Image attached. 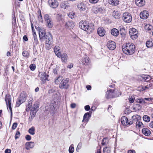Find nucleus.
Wrapping results in <instances>:
<instances>
[{"label":"nucleus","mask_w":153,"mask_h":153,"mask_svg":"<svg viewBox=\"0 0 153 153\" xmlns=\"http://www.w3.org/2000/svg\"><path fill=\"white\" fill-rule=\"evenodd\" d=\"M122 49L123 52L126 54L132 55L135 52V46L132 43L128 42L123 45Z\"/></svg>","instance_id":"1"},{"label":"nucleus","mask_w":153,"mask_h":153,"mask_svg":"<svg viewBox=\"0 0 153 153\" xmlns=\"http://www.w3.org/2000/svg\"><path fill=\"white\" fill-rule=\"evenodd\" d=\"M17 126V123H14L12 126V128L13 129H15L16 128Z\"/></svg>","instance_id":"55"},{"label":"nucleus","mask_w":153,"mask_h":153,"mask_svg":"<svg viewBox=\"0 0 153 153\" xmlns=\"http://www.w3.org/2000/svg\"><path fill=\"white\" fill-rule=\"evenodd\" d=\"M105 33V31L102 27H99L97 29V33L99 36L103 37Z\"/></svg>","instance_id":"18"},{"label":"nucleus","mask_w":153,"mask_h":153,"mask_svg":"<svg viewBox=\"0 0 153 153\" xmlns=\"http://www.w3.org/2000/svg\"><path fill=\"white\" fill-rule=\"evenodd\" d=\"M107 45L108 48L111 50H114L116 47V44L113 41H108Z\"/></svg>","instance_id":"14"},{"label":"nucleus","mask_w":153,"mask_h":153,"mask_svg":"<svg viewBox=\"0 0 153 153\" xmlns=\"http://www.w3.org/2000/svg\"><path fill=\"white\" fill-rule=\"evenodd\" d=\"M89 2L91 3L92 4H96L97 3L98 1H99V0H89Z\"/></svg>","instance_id":"52"},{"label":"nucleus","mask_w":153,"mask_h":153,"mask_svg":"<svg viewBox=\"0 0 153 153\" xmlns=\"http://www.w3.org/2000/svg\"><path fill=\"white\" fill-rule=\"evenodd\" d=\"M141 119L140 116L138 115H136L133 116L132 117V120L133 122V123L136 122H137L140 120ZM131 120H130V121H131Z\"/></svg>","instance_id":"24"},{"label":"nucleus","mask_w":153,"mask_h":153,"mask_svg":"<svg viewBox=\"0 0 153 153\" xmlns=\"http://www.w3.org/2000/svg\"><path fill=\"white\" fill-rule=\"evenodd\" d=\"M25 139L27 140H30L31 139V137L30 135H27L25 136Z\"/></svg>","instance_id":"56"},{"label":"nucleus","mask_w":153,"mask_h":153,"mask_svg":"<svg viewBox=\"0 0 153 153\" xmlns=\"http://www.w3.org/2000/svg\"><path fill=\"white\" fill-rule=\"evenodd\" d=\"M77 7L78 9L82 12H87L86 10L88 8L87 4L83 2L79 3L77 5Z\"/></svg>","instance_id":"11"},{"label":"nucleus","mask_w":153,"mask_h":153,"mask_svg":"<svg viewBox=\"0 0 153 153\" xmlns=\"http://www.w3.org/2000/svg\"><path fill=\"white\" fill-rule=\"evenodd\" d=\"M5 100L6 102L7 108H9L11 117L12 115V110L11 107V97L10 95L9 94H7L5 97Z\"/></svg>","instance_id":"4"},{"label":"nucleus","mask_w":153,"mask_h":153,"mask_svg":"<svg viewBox=\"0 0 153 153\" xmlns=\"http://www.w3.org/2000/svg\"><path fill=\"white\" fill-rule=\"evenodd\" d=\"M142 132L143 134L146 136H149L151 134L150 131L147 128H144L142 129Z\"/></svg>","instance_id":"27"},{"label":"nucleus","mask_w":153,"mask_h":153,"mask_svg":"<svg viewBox=\"0 0 153 153\" xmlns=\"http://www.w3.org/2000/svg\"><path fill=\"white\" fill-rule=\"evenodd\" d=\"M136 127L137 128H139L140 127H142V126L143 125L142 123L140 122L139 120L136 123Z\"/></svg>","instance_id":"43"},{"label":"nucleus","mask_w":153,"mask_h":153,"mask_svg":"<svg viewBox=\"0 0 153 153\" xmlns=\"http://www.w3.org/2000/svg\"><path fill=\"white\" fill-rule=\"evenodd\" d=\"M121 122L122 124L124 126H129L131 125L133 123V122L132 121L128 120V118L125 117H122L120 119Z\"/></svg>","instance_id":"5"},{"label":"nucleus","mask_w":153,"mask_h":153,"mask_svg":"<svg viewBox=\"0 0 153 153\" xmlns=\"http://www.w3.org/2000/svg\"><path fill=\"white\" fill-rule=\"evenodd\" d=\"M145 29L149 31H152L153 30V27L151 25H146L145 27Z\"/></svg>","instance_id":"35"},{"label":"nucleus","mask_w":153,"mask_h":153,"mask_svg":"<svg viewBox=\"0 0 153 153\" xmlns=\"http://www.w3.org/2000/svg\"><path fill=\"white\" fill-rule=\"evenodd\" d=\"M149 126L152 128H153V120L151 121L149 124Z\"/></svg>","instance_id":"64"},{"label":"nucleus","mask_w":153,"mask_h":153,"mask_svg":"<svg viewBox=\"0 0 153 153\" xmlns=\"http://www.w3.org/2000/svg\"><path fill=\"white\" fill-rule=\"evenodd\" d=\"M60 50V48L59 46L56 45L54 47V51L55 54L59 58H60L61 56V53L59 51Z\"/></svg>","instance_id":"17"},{"label":"nucleus","mask_w":153,"mask_h":153,"mask_svg":"<svg viewBox=\"0 0 153 153\" xmlns=\"http://www.w3.org/2000/svg\"><path fill=\"white\" fill-rule=\"evenodd\" d=\"M81 62L82 64L85 65H88L90 62L89 58L87 56H85L83 57Z\"/></svg>","instance_id":"15"},{"label":"nucleus","mask_w":153,"mask_h":153,"mask_svg":"<svg viewBox=\"0 0 153 153\" xmlns=\"http://www.w3.org/2000/svg\"><path fill=\"white\" fill-rule=\"evenodd\" d=\"M48 3L49 5L53 8H56L58 5V2L56 0H49Z\"/></svg>","instance_id":"13"},{"label":"nucleus","mask_w":153,"mask_h":153,"mask_svg":"<svg viewBox=\"0 0 153 153\" xmlns=\"http://www.w3.org/2000/svg\"><path fill=\"white\" fill-rule=\"evenodd\" d=\"M135 100V98L134 97L129 96L128 98V100L130 103H132L134 102Z\"/></svg>","instance_id":"44"},{"label":"nucleus","mask_w":153,"mask_h":153,"mask_svg":"<svg viewBox=\"0 0 153 153\" xmlns=\"http://www.w3.org/2000/svg\"><path fill=\"white\" fill-rule=\"evenodd\" d=\"M121 92L120 91H118L117 92V93L116 94L114 95L115 97H117L119 96L120 95H121Z\"/></svg>","instance_id":"60"},{"label":"nucleus","mask_w":153,"mask_h":153,"mask_svg":"<svg viewBox=\"0 0 153 153\" xmlns=\"http://www.w3.org/2000/svg\"><path fill=\"white\" fill-rule=\"evenodd\" d=\"M69 80L68 79H63L61 82L59 87L61 89H68L69 86L68 84Z\"/></svg>","instance_id":"7"},{"label":"nucleus","mask_w":153,"mask_h":153,"mask_svg":"<svg viewBox=\"0 0 153 153\" xmlns=\"http://www.w3.org/2000/svg\"><path fill=\"white\" fill-rule=\"evenodd\" d=\"M75 15L74 13L72 12L68 13V16L71 19H73L74 18Z\"/></svg>","instance_id":"45"},{"label":"nucleus","mask_w":153,"mask_h":153,"mask_svg":"<svg viewBox=\"0 0 153 153\" xmlns=\"http://www.w3.org/2000/svg\"><path fill=\"white\" fill-rule=\"evenodd\" d=\"M105 10L101 7H95L93 9V11L96 14H102L105 12Z\"/></svg>","instance_id":"12"},{"label":"nucleus","mask_w":153,"mask_h":153,"mask_svg":"<svg viewBox=\"0 0 153 153\" xmlns=\"http://www.w3.org/2000/svg\"><path fill=\"white\" fill-rule=\"evenodd\" d=\"M65 27L70 28H72L75 26L74 23L72 21H68L65 25Z\"/></svg>","instance_id":"25"},{"label":"nucleus","mask_w":153,"mask_h":153,"mask_svg":"<svg viewBox=\"0 0 153 153\" xmlns=\"http://www.w3.org/2000/svg\"><path fill=\"white\" fill-rule=\"evenodd\" d=\"M122 19L126 23H129L132 20V17L131 15L128 13H125L123 14Z\"/></svg>","instance_id":"6"},{"label":"nucleus","mask_w":153,"mask_h":153,"mask_svg":"<svg viewBox=\"0 0 153 153\" xmlns=\"http://www.w3.org/2000/svg\"><path fill=\"white\" fill-rule=\"evenodd\" d=\"M108 2L109 4L113 5H116L119 3L118 0H108Z\"/></svg>","instance_id":"30"},{"label":"nucleus","mask_w":153,"mask_h":153,"mask_svg":"<svg viewBox=\"0 0 153 153\" xmlns=\"http://www.w3.org/2000/svg\"><path fill=\"white\" fill-rule=\"evenodd\" d=\"M129 33L132 39H136L138 37V32L135 28H132L130 30Z\"/></svg>","instance_id":"10"},{"label":"nucleus","mask_w":153,"mask_h":153,"mask_svg":"<svg viewBox=\"0 0 153 153\" xmlns=\"http://www.w3.org/2000/svg\"><path fill=\"white\" fill-rule=\"evenodd\" d=\"M20 136V133L19 131H17L15 136V138L17 139Z\"/></svg>","instance_id":"51"},{"label":"nucleus","mask_w":153,"mask_h":153,"mask_svg":"<svg viewBox=\"0 0 153 153\" xmlns=\"http://www.w3.org/2000/svg\"><path fill=\"white\" fill-rule=\"evenodd\" d=\"M144 101H145V100H146V101H152L153 100V98H144Z\"/></svg>","instance_id":"58"},{"label":"nucleus","mask_w":153,"mask_h":153,"mask_svg":"<svg viewBox=\"0 0 153 153\" xmlns=\"http://www.w3.org/2000/svg\"><path fill=\"white\" fill-rule=\"evenodd\" d=\"M62 77L61 76H59L57 77L55 79L54 82L56 84H59L60 82L61 81L62 79Z\"/></svg>","instance_id":"34"},{"label":"nucleus","mask_w":153,"mask_h":153,"mask_svg":"<svg viewBox=\"0 0 153 153\" xmlns=\"http://www.w3.org/2000/svg\"><path fill=\"white\" fill-rule=\"evenodd\" d=\"M114 16L115 19H119L120 16V14L118 11L114 12Z\"/></svg>","instance_id":"37"},{"label":"nucleus","mask_w":153,"mask_h":153,"mask_svg":"<svg viewBox=\"0 0 153 153\" xmlns=\"http://www.w3.org/2000/svg\"><path fill=\"white\" fill-rule=\"evenodd\" d=\"M29 133L31 135H34L35 134V129L34 127H32L28 130Z\"/></svg>","instance_id":"39"},{"label":"nucleus","mask_w":153,"mask_h":153,"mask_svg":"<svg viewBox=\"0 0 153 153\" xmlns=\"http://www.w3.org/2000/svg\"><path fill=\"white\" fill-rule=\"evenodd\" d=\"M88 23L83 21H81L79 23V27L84 30H88L89 27Z\"/></svg>","instance_id":"9"},{"label":"nucleus","mask_w":153,"mask_h":153,"mask_svg":"<svg viewBox=\"0 0 153 153\" xmlns=\"http://www.w3.org/2000/svg\"><path fill=\"white\" fill-rule=\"evenodd\" d=\"M128 153H135V152L134 150H129L128 152Z\"/></svg>","instance_id":"63"},{"label":"nucleus","mask_w":153,"mask_h":153,"mask_svg":"<svg viewBox=\"0 0 153 153\" xmlns=\"http://www.w3.org/2000/svg\"><path fill=\"white\" fill-rule=\"evenodd\" d=\"M45 40L46 41V43L51 44L52 41V37L51 35L49 33L46 35L45 37Z\"/></svg>","instance_id":"16"},{"label":"nucleus","mask_w":153,"mask_h":153,"mask_svg":"<svg viewBox=\"0 0 153 153\" xmlns=\"http://www.w3.org/2000/svg\"><path fill=\"white\" fill-rule=\"evenodd\" d=\"M108 139L107 138H104L102 140V144L103 145H104L108 143Z\"/></svg>","instance_id":"47"},{"label":"nucleus","mask_w":153,"mask_h":153,"mask_svg":"<svg viewBox=\"0 0 153 153\" xmlns=\"http://www.w3.org/2000/svg\"><path fill=\"white\" fill-rule=\"evenodd\" d=\"M11 150L10 149H7L5 151V153H10Z\"/></svg>","instance_id":"62"},{"label":"nucleus","mask_w":153,"mask_h":153,"mask_svg":"<svg viewBox=\"0 0 153 153\" xmlns=\"http://www.w3.org/2000/svg\"><path fill=\"white\" fill-rule=\"evenodd\" d=\"M60 5L61 8L65 9L69 6V4L67 1H65L61 2Z\"/></svg>","instance_id":"23"},{"label":"nucleus","mask_w":153,"mask_h":153,"mask_svg":"<svg viewBox=\"0 0 153 153\" xmlns=\"http://www.w3.org/2000/svg\"><path fill=\"white\" fill-rule=\"evenodd\" d=\"M33 35L34 38V42L36 43V44H37V39L36 37V33H34L33 34Z\"/></svg>","instance_id":"48"},{"label":"nucleus","mask_w":153,"mask_h":153,"mask_svg":"<svg viewBox=\"0 0 153 153\" xmlns=\"http://www.w3.org/2000/svg\"><path fill=\"white\" fill-rule=\"evenodd\" d=\"M29 54V53L26 51H24L22 52L23 56L26 57H28Z\"/></svg>","instance_id":"46"},{"label":"nucleus","mask_w":153,"mask_h":153,"mask_svg":"<svg viewBox=\"0 0 153 153\" xmlns=\"http://www.w3.org/2000/svg\"><path fill=\"white\" fill-rule=\"evenodd\" d=\"M38 18L40 22H43V20L40 10L39 12L38 13Z\"/></svg>","instance_id":"42"},{"label":"nucleus","mask_w":153,"mask_h":153,"mask_svg":"<svg viewBox=\"0 0 153 153\" xmlns=\"http://www.w3.org/2000/svg\"><path fill=\"white\" fill-rule=\"evenodd\" d=\"M26 146V149L29 150L30 149L33 148L34 146V143L33 142H26L25 143Z\"/></svg>","instance_id":"20"},{"label":"nucleus","mask_w":153,"mask_h":153,"mask_svg":"<svg viewBox=\"0 0 153 153\" xmlns=\"http://www.w3.org/2000/svg\"><path fill=\"white\" fill-rule=\"evenodd\" d=\"M39 35L40 39H42L44 37H45L46 36L45 31L42 30H41L39 31Z\"/></svg>","instance_id":"33"},{"label":"nucleus","mask_w":153,"mask_h":153,"mask_svg":"<svg viewBox=\"0 0 153 153\" xmlns=\"http://www.w3.org/2000/svg\"><path fill=\"white\" fill-rule=\"evenodd\" d=\"M48 76L45 72L42 73L41 77V79L42 80H46L47 79Z\"/></svg>","instance_id":"36"},{"label":"nucleus","mask_w":153,"mask_h":153,"mask_svg":"<svg viewBox=\"0 0 153 153\" xmlns=\"http://www.w3.org/2000/svg\"><path fill=\"white\" fill-rule=\"evenodd\" d=\"M91 116L89 113L87 112L85 113L84 115L82 122L85 120L88 121V120L89 117Z\"/></svg>","instance_id":"32"},{"label":"nucleus","mask_w":153,"mask_h":153,"mask_svg":"<svg viewBox=\"0 0 153 153\" xmlns=\"http://www.w3.org/2000/svg\"><path fill=\"white\" fill-rule=\"evenodd\" d=\"M30 68L31 71H34L35 69L36 66L34 64H33L30 65Z\"/></svg>","instance_id":"50"},{"label":"nucleus","mask_w":153,"mask_h":153,"mask_svg":"<svg viewBox=\"0 0 153 153\" xmlns=\"http://www.w3.org/2000/svg\"><path fill=\"white\" fill-rule=\"evenodd\" d=\"M143 119L144 121L146 122H149L150 120L149 117L147 115H145L143 116Z\"/></svg>","instance_id":"40"},{"label":"nucleus","mask_w":153,"mask_h":153,"mask_svg":"<svg viewBox=\"0 0 153 153\" xmlns=\"http://www.w3.org/2000/svg\"><path fill=\"white\" fill-rule=\"evenodd\" d=\"M39 107V105L37 103H36L34 104L33 107L31 108L30 110V115L32 114V115L31 116V118H29L30 119V121H31L33 117L35 116L36 112L38 111V109Z\"/></svg>","instance_id":"8"},{"label":"nucleus","mask_w":153,"mask_h":153,"mask_svg":"<svg viewBox=\"0 0 153 153\" xmlns=\"http://www.w3.org/2000/svg\"><path fill=\"white\" fill-rule=\"evenodd\" d=\"M76 105L75 103H73L71 104V108H75L76 107Z\"/></svg>","instance_id":"61"},{"label":"nucleus","mask_w":153,"mask_h":153,"mask_svg":"<svg viewBox=\"0 0 153 153\" xmlns=\"http://www.w3.org/2000/svg\"><path fill=\"white\" fill-rule=\"evenodd\" d=\"M51 45V44H50L49 43H46V48L47 49H49L51 48L50 46Z\"/></svg>","instance_id":"53"},{"label":"nucleus","mask_w":153,"mask_h":153,"mask_svg":"<svg viewBox=\"0 0 153 153\" xmlns=\"http://www.w3.org/2000/svg\"><path fill=\"white\" fill-rule=\"evenodd\" d=\"M111 33L114 36H117L119 34V31L116 28H113L111 30Z\"/></svg>","instance_id":"29"},{"label":"nucleus","mask_w":153,"mask_h":153,"mask_svg":"<svg viewBox=\"0 0 153 153\" xmlns=\"http://www.w3.org/2000/svg\"><path fill=\"white\" fill-rule=\"evenodd\" d=\"M27 97V94L24 92H23L20 94L18 100L16 104V107H19V105L25 102Z\"/></svg>","instance_id":"2"},{"label":"nucleus","mask_w":153,"mask_h":153,"mask_svg":"<svg viewBox=\"0 0 153 153\" xmlns=\"http://www.w3.org/2000/svg\"><path fill=\"white\" fill-rule=\"evenodd\" d=\"M149 16V14L147 11L143 10L140 13V16L141 18L143 19H146Z\"/></svg>","instance_id":"19"},{"label":"nucleus","mask_w":153,"mask_h":153,"mask_svg":"<svg viewBox=\"0 0 153 153\" xmlns=\"http://www.w3.org/2000/svg\"><path fill=\"white\" fill-rule=\"evenodd\" d=\"M136 4L139 7L144 6L145 3V0H135Z\"/></svg>","instance_id":"22"},{"label":"nucleus","mask_w":153,"mask_h":153,"mask_svg":"<svg viewBox=\"0 0 153 153\" xmlns=\"http://www.w3.org/2000/svg\"><path fill=\"white\" fill-rule=\"evenodd\" d=\"M113 92L112 89H110L109 91H107L106 92V97L107 98L113 97Z\"/></svg>","instance_id":"26"},{"label":"nucleus","mask_w":153,"mask_h":153,"mask_svg":"<svg viewBox=\"0 0 153 153\" xmlns=\"http://www.w3.org/2000/svg\"><path fill=\"white\" fill-rule=\"evenodd\" d=\"M82 146V143H79L78 144V146H77V149H76L77 151L78 149H80Z\"/></svg>","instance_id":"59"},{"label":"nucleus","mask_w":153,"mask_h":153,"mask_svg":"<svg viewBox=\"0 0 153 153\" xmlns=\"http://www.w3.org/2000/svg\"><path fill=\"white\" fill-rule=\"evenodd\" d=\"M146 45L147 47L151 48L153 46V42L151 41H147L146 43Z\"/></svg>","instance_id":"38"},{"label":"nucleus","mask_w":153,"mask_h":153,"mask_svg":"<svg viewBox=\"0 0 153 153\" xmlns=\"http://www.w3.org/2000/svg\"><path fill=\"white\" fill-rule=\"evenodd\" d=\"M44 18L47 26L49 28H52L53 26V22L51 17L48 14H45L44 16Z\"/></svg>","instance_id":"3"},{"label":"nucleus","mask_w":153,"mask_h":153,"mask_svg":"<svg viewBox=\"0 0 153 153\" xmlns=\"http://www.w3.org/2000/svg\"><path fill=\"white\" fill-rule=\"evenodd\" d=\"M74 151V148L72 146V145L70 146L69 149V151L70 153H73Z\"/></svg>","instance_id":"49"},{"label":"nucleus","mask_w":153,"mask_h":153,"mask_svg":"<svg viewBox=\"0 0 153 153\" xmlns=\"http://www.w3.org/2000/svg\"><path fill=\"white\" fill-rule=\"evenodd\" d=\"M85 109L86 111H89L90 109V106L88 105H87L85 106Z\"/></svg>","instance_id":"57"},{"label":"nucleus","mask_w":153,"mask_h":153,"mask_svg":"<svg viewBox=\"0 0 153 153\" xmlns=\"http://www.w3.org/2000/svg\"><path fill=\"white\" fill-rule=\"evenodd\" d=\"M46 109L49 111L51 114H53L54 113L55 108L53 104H51L47 107Z\"/></svg>","instance_id":"21"},{"label":"nucleus","mask_w":153,"mask_h":153,"mask_svg":"<svg viewBox=\"0 0 153 153\" xmlns=\"http://www.w3.org/2000/svg\"><path fill=\"white\" fill-rule=\"evenodd\" d=\"M136 102L141 104H144L146 103L144 99L142 98H137L135 100Z\"/></svg>","instance_id":"31"},{"label":"nucleus","mask_w":153,"mask_h":153,"mask_svg":"<svg viewBox=\"0 0 153 153\" xmlns=\"http://www.w3.org/2000/svg\"><path fill=\"white\" fill-rule=\"evenodd\" d=\"M111 152V149L109 147H106L103 148V153H110Z\"/></svg>","instance_id":"41"},{"label":"nucleus","mask_w":153,"mask_h":153,"mask_svg":"<svg viewBox=\"0 0 153 153\" xmlns=\"http://www.w3.org/2000/svg\"><path fill=\"white\" fill-rule=\"evenodd\" d=\"M141 87L142 89L141 90L142 91L145 90L146 89H149L147 85L146 86H141Z\"/></svg>","instance_id":"54"},{"label":"nucleus","mask_w":153,"mask_h":153,"mask_svg":"<svg viewBox=\"0 0 153 153\" xmlns=\"http://www.w3.org/2000/svg\"><path fill=\"white\" fill-rule=\"evenodd\" d=\"M61 60L63 62H66L68 60V56L65 53H63L62 55H61Z\"/></svg>","instance_id":"28"}]
</instances>
